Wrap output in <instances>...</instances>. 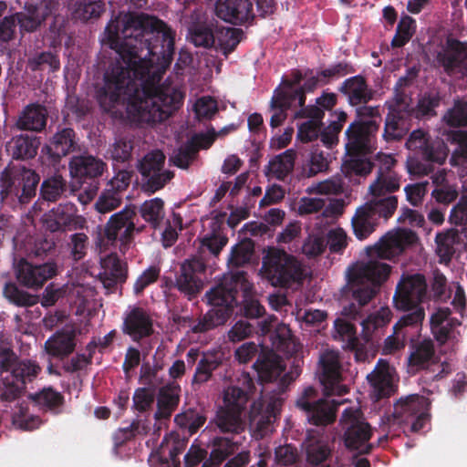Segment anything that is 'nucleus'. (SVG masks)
I'll list each match as a JSON object with an SVG mask.
<instances>
[{"instance_id":"nucleus-19","label":"nucleus","mask_w":467,"mask_h":467,"mask_svg":"<svg viewBox=\"0 0 467 467\" xmlns=\"http://www.w3.org/2000/svg\"><path fill=\"white\" fill-rule=\"evenodd\" d=\"M57 267L48 263L34 266L26 261H20L17 266V279L24 285L30 288H39L48 279L55 275Z\"/></svg>"},{"instance_id":"nucleus-38","label":"nucleus","mask_w":467,"mask_h":467,"mask_svg":"<svg viewBox=\"0 0 467 467\" xmlns=\"http://www.w3.org/2000/svg\"><path fill=\"white\" fill-rule=\"evenodd\" d=\"M305 450L306 460L312 465L323 463L331 453L330 449L322 439L310 434L305 442Z\"/></svg>"},{"instance_id":"nucleus-18","label":"nucleus","mask_w":467,"mask_h":467,"mask_svg":"<svg viewBox=\"0 0 467 467\" xmlns=\"http://www.w3.org/2000/svg\"><path fill=\"white\" fill-rule=\"evenodd\" d=\"M425 317L422 309H417L413 313L403 316L394 326L393 334L389 336L384 342L383 353L392 354L405 347L407 327L420 323Z\"/></svg>"},{"instance_id":"nucleus-34","label":"nucleus","mask_w":467,"mask_h":467,"mask_svg":"<svg viewBox=\"0 0 467 467\" xmlns=\"http://www.w3.org/2000/svg\"><path fill=\"white\" fill-rule=\"evenodd\" d=\"M275 348L289 356L296 354L300 349V344L291 336L289 327L285 324H278L272 336Z\"/></svg>"},{"instance_id":"nucleus-10","label":"nucleus","mask_w":467,"mask_h":467,"mask_svg":"<svg viewBox=\"0 0 467 467\" xmlns=\"http://www.w3.org/2000/svg\"><path fill=\"white\" fill-rule=\"evenodd\" d=\"M427 285L422 275L416 274L403 275L398 283L393 302L397 309L411 311L424 309L420 306L426 296Z\"/></svg>"},{"instance_id":"nucleus-44","label":"nucleus","mask_w":467,"mask_h":467,"mask_svg":"<svg viewBox=\"0 0 467 467\" xmlns=\"http://www.w3.org/2000/svg\"><path fill=\"white\" fill-rule=\"evenodd\" d=\"M391 318V311L389 307H381L379 311L369 315L362 322V333L368 338L375 329L387 325Z\"/></svg>"},{"instance_id":"nucleus-31","label":"nucleus","mask_w":467,"mask_h":467,"mask_svg":"<svg viewBox=\"0 0 467 467\" xmlns=\"http://www.w3.org/2000/svg\"><path fill=\"white\" fill-rule=\"evenodd\" d=\"M47 110L40 105H29L21 113L16 125L21 130H41L47 122Z\"/></svg>"},{"instance_id":"nucleus-55","label":"nucleus","mask_w":467,"mask_h":467,"mask_svg":"<svg viewBox=\"0 0 467 467\" xmlns=\"http://www.w3.org/2000/svg\"><path fill=\"white\" fill-rule=\"evenodd\" d=\"M29 67L33 69H48L54 71L59 68V60L52 53H41L29 59Z\"/></svg>"},{"instance_id":"nucleus-26","label":"nucleus","mask_w":467,"mask_h":467,"mask_svg":"<svg viewBox=\"0 0 467 467\" xmlns=\"http://www.w3.org/2000/svg\"><path fill=\"white\" fill-rule=\"evenodd\" d=\"M105 167L101 160L90 155L74 157L69 164L70 174L77 179L100 176Z\"/></svg>"},{"instance_id":"nucleus-36","label":"nucleus","mask_w":467,"mask_h":467,"mask_svg":"<svg viewBox=\"0 0 467 467\" xmlns=\"http://www.w3.org/2000/svg\"><path fill=\"white\" fill-rule=\"evenodd\" d=\"M450 310L447 307L438 308L431 317V327L436 339L441 343L446 341L450 329L455 325L450 318Z\"/></svg>"},{"instance_id":"nucleus-60","label":"nucleus","mask_w":467,"mask_h":467,"mask_svg":"<svg viewBox=\"0 0 467 467\" xmlns=\"http://www.w3.org/2000/svg\"><path fill=\"white\" fill-rule=\"evenodd\" d=\"M254 251V246L250 241H244L235 245L231 253L230 261L235 265H240L249 261Z\"/></svg>"},{"instance_id":"nucleus-52","label":"nucleus","mask_w":467,"mask_h":467,"mask_svg":"<svg viewBox=\"0 0 467 467\" xmlns=\"http://www.w3.org/2000/svg\"><path fill=\"white\" fill-rule=\"evenodd\" d=\"M399 187V181L394 174H381L378 180L369 186V192L375 193L378 197H380L382 194H387L398 190Z\"/></svg>"},{"instance_id":"nucleus-50","label":"nucleus","mask_w":467,"mask_h":467,"mask_svg":"<svg viewBox=\"0 0 467 467\" xmlns=\"http://www.w3.org/2000/svg\"><path fill=\"white\" fill-rule=\"evenodd\" d=\"M189 36L196 47H209L215 44V37L211 29L201 24L190 28Z\"/></svg>"},{"instance_id":"nucleus-51","label":"nucleus","mask_w":467,"mask_h":467,"mask_svg":"<svg viewBox=\"0 0 467 467\" xmlns=\"http://www.w3.org/2000/svg\"><path fill=\"white\" fill-rule=\"evenodd\" d=\"M4 295L10 302L22 306H33L38 301L37 296L20 291L14 284L5 285Z\"/></svg>"},{"instance_id":"nucleus-53","label":"nucleus","mask_w":467,"mask_h":467,"mask_svg":"<svg viewBox=\"0 0 467 467\" xmlns=\"http://www.w3.org/2000/svg\"><path fill=\"white\" fill-rule=\"evenodd\" d=\"M443 120L451 127L467 126V103L456 102L444 115Z\"/></svg>"},{"instance_id":"nucleus-33","label":"nucleus","mask_w":467,"mask_h":467,"mask_svg":"<svg viewBox=\"0 0 467 467\" xmlns=\"http://www.w3.org/2000/svg\"><path fill=\"white\" fill-rule=\"evenodd\" d=\"M39 144L36 137L21 135L12 139L7 150L16 159H28L36 154Z\"/></svg>"},{"instance_id":"nucleus-40","label":"nucleus","mask_w":467,"mask_h":467,"mask_svg":"<svg viewBox=\"0 0 467 467\" xmlns=\"http://www.w3.org/2000/svg\"><path fill=\"white\" fill-rule=\"evenodd\" d=\"M54 223H47V227L52 232L59 230L61 227L76 229L82 227L84 223V220L81 217L73 215V207L71 205L58 207L56 212H54Z\"/></svg>"},{"instance_id":"nucleus-58","label":"nucleus","mask_w":467,"mask_h":467,"mask_svg":"<svg viewBox=\"0 0 467 467\" xmlns=\"http://www.w3.org/2000/svg\"><path fill=\"white\" fill-rule=\"evenodd\" d=\"M237 450L235 443L229 440H221L215 448L212 451L210 461L213 465L220 464L229 454L234 453Z\"/></svg>"},{"instance_id":"nucleus-13","label":"nucleus","mask_w":467,"mask_h":467,"mask_svg":"<svg viewBox=\"0 0 467 467\" xmlns=\"http://www.w3.org/2000/svg\"><path fill=\"white\" fill-rule=\"evenodd\" d=\"M320 381L326 395H341L347 388L340 384V365L338 353L327 349L319 358Z\"/></svg>"},{"instance_id":"nucleus-54","label":"nucleus","mask_w":467,"mask_h":467,"mask_svg":"<svg viewBox=\"0 0 467 467\" xmlns=\"http://www.w3.org/2000/svg\"><path fill=\"white\" fill-rule=\"evenodd\" d=\"M415 31V21L410 16L401 18L397 34L392 40V45L395 47H401L407 43L412 36Z\"/></svg>"},{"instance_id":"nucleus-25","label":"nucleus","mask_w":467,"mask_h":467,"mask_svg":"<svg viewBox=\"0 0 467 467\" xmlns=\"http://www.w3.org/2000/svg\"><path fill=\"white\" fill-rule=\"evenodd\" d=\"M254 367L262 381H272L281 378V381L285 383L293 379V376L289 374L282 375L285 366L282 364L281 358L273 353L261 357Z\"/></svg>"},{"instance_id":"nucleus-11","label":"nucleus","mask_w":467,"mask_h":467,"mask_svg":"<svg viewBox=\"0 0 467 467\" xmlns=\"http://www.w3.org/2000/svg\"><path fill=\"white\" fill-rule=\"evenodd\" d=\"M165 156L160 150L148 153L140 162L139 170L147 180L144 184L146 190L156 192L162 188L172 178V173L162 170Z\"/></svg>"},{"instance_id":"nucleus-64","label":"nucleus","mask_w":467,"mask_h":467,"mask_svg":"<svg viewBox=\"0 0 467 467\" xmlns=\"http://www.w3.org/2000/svg\"><path fill=\"white\" fill-rule=\"evenodd\" d=\"M325 249V243L321 236L310 234L303 244V253L309 257L319 255Z\"/></svg>"},{"instance_id":"nucleus-6","label":"nucleus","mask_w":467,"mask_h":467,"mask_svg":"<svg viewBox=\"0 0 467 467\" xmlns=\"http://www.w3.org/2000/svg\"><path fill=\"white\" fill-rule=\"evenodd\" d=\"M0 366L6 375L0 386V398L12 400L17 397L24 385L33 380L40 371V367L30 360L17 361L8 349L0 353Z\"/></svg>"},{"instance_id":"nucleus-17","label":"nucleus","mask_w":467,"mask_h":467,"mask_svg":"<svg viewBox=\"0 0 467 467\" xmlns=\"http://www.w3.org/2000/svg\"><path fill=\"white\" fill-rule=\"evenodd\" d=\"M372 389V396L380 399L389 396L395 391L396 373L385 360L380 359L375 369L368 375Z\"/></svg>"},{"instance_id":"nucleus-9","label":"nucleus","mask_w":467,"mask_h":467,"mask_svg":"<svg viewBox=\"0 0 467 467\" xmlns=\"http://www.w3.org/2000/svg\"><path fill=\"white\" fill-rule=\"evenodd\" d=\"M429 405L426 398L417 395L400 399L394 405L392 424H407L412 431H420L428 421Z\"/></svg>"},{"instance_id":"nucleus-3","label":"nucleus","mask_w":467,"mask_h":467,"mask_svg":"<svg viewBox=\"0 0 467 467\" xmlns=\"http://www.w3.org/2000/svg\"><path fill=\"white\" fill-rule=\"evenodd\" d=\"M358 114L360 120L351 124L346 131L348 158L344 161L342 171L348 177L371 171L372 166L366 155L371 151L372 137L380 119L378 108L363 107Z\"/></svg>"},{"instance_id":"nucleus-57","label":"nucleus","mask_w":467,"mask_h":467,"mask_svg":"<svg viewBox=\"0 0 467 467\" xmlns=\"http://www.w3.org/2000/svg\"><path fill=\"white\" fill-rule=\"evenodd\" d=\"M64 182L60 176L52 177L42 184L41 192L44 199L56 201L62 193Z\"/></svg>"},{"instance_id":"nucleus-23","label":"nucleus","mask_w":467,"mask_h":467,"mask_svg":"<svg viewBox=\"0 0 467 467\" xmlns=\"http://www.w3.org/2000/svg\"><path fill=\"white\" fill-rule=\"evenodd\" d=\"M76 330L73 327H66L56 332L45 342L46 352L54 358H63L73 352Z\"/></svg>"},{"instance_id":"nucleus-12","label":"nucleus","mask_w":467,"mask_h":467,"mask_svg":"<svg viewBox=\"0 0 467 467\" xmlns=\"http://www.w3.org/2000/svg\"><path fill=\"white\" fill-rule=\"evenodd\" d=\"M315 389L311 387L305 389L302 396L297 400V406L307 412V418L315 425H326L335 420L336 407L342 401L319 400L312 403L315 397Z\"/></svg>"},{"instance_id":"nucleus-15","label":"nucleus","mask_w":467,"mask_h":467,"mask_svg":"<svg viewBox=\"0 0 467 467\" xmlns=\"http://www.w3.org/2000/svg\"><path fill=\"white\" fill-rule=\"evenodd\" d=\"M281 400L275 399L265 408L261 401L254 402L250 412V426L257 437H263L272 431V424L280 410Z\"/></svg>"},{"instance_id":"nucleus-1","label":"nucleus","mask_w":467,"mask_h":467,"mask_svg":"<svg viewBox=\"0 0 467 467\" xmlns=\"http://www.w3.org/2000/svg\"><path fill=\"white\" fill-rule=\"evenodd\" d=\"M156 34L161 39L162 57L170 59L174 50L175 32L164 22L145 14H120L105 30L104 41L118 54L117 63L105 74L98 91L100 108L113 118L155 123L166 119L182 103L183 94L176 87H156L159 77L152 70L155 47L148 39Z\"/></svg>"},{"instance_id":"nucleus-22","label":"nucleus","mask_w":467,"mask_h":467,"mask_svg":"<svg viewBox=\"0 0 467 467\" xmlns=\"http://www.w3.org/2000/svg\"><path fill=\"white\" fill-rule=\"evenodd\" d=\"M53 3L51 0H43L36 5H30L25 11L12 16L18 23L20 29L27 32L36 30L41 22L51 13Z\"/></svg>"},{"instance_id":"nucleus-62","label":"nucleus","mask_w":467,"mask_h":467,"mask_svg":"<svg viewBox=\"0 0 467 467\" xmlns=\"http://www.w3.org/2000/svg\"><path fill=\"white\" fill-rule=\"evenodd\" d=\"M327 244L332 252H340L345 249L348 245L346 232L340 227L329 230L327 233Z\"/></svg>"},{"instance_id":"nucleus-14","label":"nucleus","mask_w":467,"mask_h":467,"mask_svg":"<svg viewBox=\"0 0 467 467\" xmlns=\"http://www.w3.org/2000/svg\"><path fill=\"white\" fill-rule=\"evenodd\" d=\"M304 103L303 91L294 88L292 84L285 86L282 90H276L271 101L273 110L271 126L277 127L285 120V110L287 108L302 107Z\"/></svg>"},{"instance_id":"nucleus-59","label":"nucleus","mask_w":467,"mask_h":467,"mask_svg":"<svg viewBox=\"0 0 467 467\" xmlns=\"http://www.w3.org/2000/svg\"><path fill=\"white\" fill-rule=\"evenodd\" d=\"M193 110L198 119L211 118L217 111V102L209 96L202 97L195 101Z\"/></svg>"},{"instance_id":"nucleus-24","label":"nucleus","mask_w":467,"mask_h":467,"mask_svg":"<svg viewBox=\"0 0 467 467\" xmlns=\"http://www.w3.org/2000/svg\"><path fill=\"white\" fill-rule=\"evenodd\" d=\"M134 212L130 209H124L111 216L105 229V238L108 244H113L117 239H126L134 229L132 217Z\"/></svg>"},{"instance_id":"nucleus-21","label":"nucleus","mask_w":467,"mask_h":467,"mask_svg":"<svg viewBox=\"0 0 467 467\" xmlns=\"http://www.w3.org/2000/svg\"><path fill=\"white\" fill-rule=\"evenodd\" d=\"M438 60L447 72L467 75V47L463 44L449 40Z\"/></svg>"},{"instance_id":"nucleus-7","label":"nucleus","mask_w":467,"mask_h":467,"mask_svg":"<svg viewBox=\"0 0 467 467\" xmlns=\"http://www.w3.org/2000/svg\"><path fill=\"white\" fill-rule=\"evenodd\" d=\"M261 275L274 286H285L301 278L299 263L285 252L270 248L263 258Z\"/></svg>"},{"instance_id":"nucleus-48","label":"nucleus","mask_w":467,"mask_h":467,"mask_svg":"<svg viewBox=\"0 0 467 467\" xmlns=\"http://www.w3.org/2000/svg\"><path fill=\"white\" fill-rule=\"evenodd\" d=\"M334 337L345 343L347 348H355L357 347L358 338L355 328L347 321L336 320Z\"/></svg>"},{"instance_id":"nucleus-43","label":"nucleus","mask_w":467,"mask_h":467,"mask_svg":"<svg viewBox=\"0 0 467 467\" xmlns=\"http://www.w3.org/2000/svg\"><path fill=\"white\" fill-rule=\"evenodd\" d=\"M216 47L222 49L224 54L231 52L240 42L241 31L236 28L223 27L214 35Z\"/></svg>"},{"instance_id":"nucleus-46","label":"nucleus","mask_w":467,"mask_h":467,"mask_svg":"<svg viewBox=\"0 0 467 467\" xmlns=\"http://www.w3.org/2000/svg\"><path fill=\"white\" fill-rule=\"evenodd\" d=\"M371 199L367 202L375 207V213L388 218L393 214L397 208V198L392 195L382 194L378 197L375 193H370Z\"/></svg>"},{"instance_id":"nucleus-5","label":"nucleus","mask_w":467,"mask_h":467,"mask_svg":"<svg viewBox=\"0 0 467 467\" xmlns=\"http://www.w3.org/2000/svg\"><path fill=\"white\" fill-rule=\"evenodd\" d=\"M240 387H229L223 392V405L217 412L216 425L224 432H239L244 429L243 410L247 403V394L252 390L254 382L248 374L239 379Z\"/></svg>"},{"instance_id":"nucleus-42","label":"nucleus","mask_w":467,"mask_h":467,"mask_svg":"<svg viewBox=\"0 0 467 467\" xmlns=\"http://www.w3.org/2000/svg\"><path fill=\"white\" fill-rule=\"evenodd\" d=\"M104 11L101 1H78L72 7V15L76 19L88 20L99 17Z\"/></svg>"},{"instance_id":"nucleus-61","label":"nucleus","mask_w":467,"mask_h":467,"mask_svg":"<svg viewBox=\"0 0 467 467\" xmlns=\"http://www.w3.org/2000/svg\"><path fill=\"white\" fill-rule=\"evenodd\" d=\"M342 182L339 180H326L307 188L309 194H332L342 190Z\"/></svg>"},{"instance_id":"nucleus-28","label":"nucleus","mask_w":467,"mask_h":467,"mask_svg":"<svg viewBox=\"0 0 467 467\" xmlns=\"http://www.w3.org/2000/svg\"><path fill=\"white\" fill-rule=\"evenodd\" d=\"M124 331L133 339L138 340L150 335L151 321L142 309L133 308L124 320Z\"/></svg>"},{"instance_id":"nucleus-35","label":"nucleus","mask_w":467,"mask_h":467,"mask_svg":"<svg viewBox=\"0 0 467 467\" xmlns=\"http://www.w3.org/2000/svg\"><path fill=\"white\" fill-rule=\"evenodd\" d=\"M180 387L170 385L160 390L158 397L157 418H168L179 402Z\"/></svg>"},{"instance_id":"nucleus-49","label":"nucleus","mask_w":467,"mask_h":467,"mask_svg":"<svg viewBox=\"0 0 467 467\" xmlns=\"http://www.w3.org/2000/svg\"><path fill=\"white\" fill-rule=\"evenodd\" d=\"M141 216L152 224H157L164 216L163 202L159 198L146 201L140 207Z\"/></svg>"},{"instance_id":"nucleus-4","label":"nucleus","mask_w":467,"mask_h":467,"mask_svg":"<svg viewBox=\"0 0 467 467\" xmlns=\"http://www.w3.org/2000/svg\"><path fill=\"white\" fill-rule=\"evenodd\" d=\"M229 281L232 282V278L225 277L222 285L213 288L207 294L211 309L203 317L202 320L192 327L194 332H203L223 325L227 321L235 306L234 289L236 291L238 287H241L245 294L244 300L245 316L258 317L263 314L264 307L260 305L258 300L247 295L250 285L245 281L243 275H236L234 277V288L232 286L227 287Z\"/></svg>"},{"instance_id":"nucleus-30","label":"nucleus","mask_w":467,"mask_h":467,"mask_svg":"<svg viewBox=\"0 0 467 467\" xmlns=\"http://www.w3.org/2000/svg\"><path fill=\"white\" fill-rule=\"evenodd\" d=\"M125 266L115 254H109L101 259L99 277L105 287H110L114 283L123 281Z\"/></svg>"},{"instance_id":"nucleus-16","label":"nucleus","mask_w":467,"mask_h":467,"mask_svg":"<svg viewBox=\"0 0 467 467\" xmlns=\"http://www.w3.org/2000/svg\"><path fill=\"white\" fill-rule=\"evenodd\" d=\"M215 12L218 17L232 24H244L254 18L253 5L250 0H219Z\"/></svg>"},{"instance_id":"nucleus-8","label":"nucleus","mask_w":467,"mask_h":467,"mask_svg":"<svg viewBox=\"0 0 467 467\" xmlns=\"http://www.w3.org/2000/svg\"><path fill=\"white\" fill-rule=\"evenodd\" d=\"M345 429V443L351 450L359 453H368L370 451L368 441L371 436V430L364 421L358 407L346 409L340 420Z\"/></svg>"},{"instance_id":"nucleus-20","label":"nucleus","mask_w":467,"mask_h":467,"mask_svg":"<svg viewBox=\"0 0 467 467\" xmlns=\"http://www.w3.org/2000/svg\"><path fill=\"white\" fill-rule=\"evenodd\" d=\"M204 268V263L201 259H192L183 263L181 267V274L176 279L179 290L189 296L199 293L202 287V283L198 275Z\"/></svg>"},{"instance_id":"nucleus-2","label":"nucleus","mask_w":467,"mask_h":467,"mask_svg":"<svg viewBox=\"0 0 467 467\" xmlns=\"http://www.w3.org/2000/svg\"><path fill=\"white\" fill-rule=\"evenodd\" d=\"M416 240L411 231L400 229L386 234L374 246L368 247L367 253L371 259L355 265L349 271V286L353 297L359 305H366L376 295L378 285L384 282L389 274V266L373 260L378 256L390 259L399 255L408 245Z\"/></svg>"},{"instance_id":"nucleus-47","label":"nucleus","mask_w":467,"mask_h":467,"mask_svg":"<svg viewBox=\"0 0 467 467\" xmlns=\"http://www.w3.org/2000/svg\"><path fill=\"white\" fill-rule=\"evenodd\" d=\"M218 228V223L214 221L213 232L206 234L201 240L202 247H206L213 255H217L227 244V238Z\"/></svg>"},{"instance_id":"nucleus-39","label":"nucleus","mask_w":467,"mask_h":467,"mask_svg":"<svg viewBox=\"0 0 467 467\" xmlns=\"http://www.w3.org/2000/svg\"><path fill=\"white\" fill-rule=\"evenodd\" d=\"M73 130L70 129H64L57 133L53 140L47 146V151L57 159L68 154L74 147Z\"/></svg>"},{"instance_id":"nucleus-29","label":"nucleus","mask_w":467,"mask_h":467,"mask_svg":"<svg viewBox=\"0 0 467 467\" xmlns=\"http://www.w3.org/2000/svg\"><path fill=\"white\" fill-rule=\"evenodd\" d=\"M406 145L408 149L411 150L422 151L428 160L438 163H442L448 155V150L443 143H439L435 150H431L427 144V139L422 130L413 131Z\"/></svg>"},{"instance_id":"nucleus-56","label":"nucleus","mask_w":467,"mask_h":467,"mask_svg":"<svg viewBox=\"0 0 467 467\" xmlns=\"http://www.w3.org/2000/svg\"><path fill=\"white\" fill-rule=\"evenodd\" d=\"M433 348L430 341L421 343L409 358V364L411 368L418 369L425 365L432 357Z\"/></svg>"},{"instance_id":"nucleus-32","label":"nucleus","mask_w":467,"mask_h":467,"mask_svg":"<svg viewBox=\"0 0 467 467\" xmlns=\"http://www.w3.org/2000/svg\"><path fill=\"white\" fill-rule=\"evenodd\" d=\"M342 92L348 97L351 105H358L368 102L372 96L365 80L361 77H354L347 79L342 88Z\"/></svg>"},{"instance_id":"nucleus-27","label":"nucleus","mask_w":467,"mask_h":467,"mask_svg":"<svg viewBox=\"0 0 467 467\" xmlns=\"http://www.w3.org/2000/svg\"><path fill=\"white\" fill-rule=\"evenodd\" d=\"M351 223L355 235L359 240L366 239L375 231L377 225L375 207L368 203L360 206L357 209Z\"/></svg>"},{"instance_id":"nucleus-63","label":"nucleus","mask_w":467,"mask_h":467,"mask_svg":"<svg viewBox=\"0 0 467 467\" xmlns=\"http://www.w3.org/2000/svg\"><path fill=\"white\" fill-rule=\"evenodd\" d=\"M196 150L193 146L189 142L185 147L179 149L171 157V161L174 165L180 168H187L194 157Z\"/></svg>"},{"instance_id":"nucleus-45","label":"nucleus","mask_w":467,"mask_h":467,"mask_svg":"<svg viewBox=\"0 0 467 467\" xmlns=\"http://www.w3.org/2000/svg\"><path fill=\"white\" fill-rule=\"evenodd\" d=\"M295 151L289 150L273 159L268 165V171L276 178L285 176L294 166Z\"/></svg>"},{"instance_id":"nucleus-41","label":"nucleus","mask_w":467,"mask_h":467,"mask_svg":"<svg viewBox=\"0 0 467 467\" xmlns=\"http://www.w3.org/2000/svg\"><path fill=\"white\" fill-rule=\"evenodd\" d=\"M184 443L179 439V436L174 433L167 435L158 451L161 461L171 460L173 467H179V462L176 461L177 456L183 449Z\"/></svg>"},{"instance_id":"nucleus-37","label":"nucleus","mask_w":467,"mask_h":467,"mask_svg":"<svg viewBox=\"0 0 467 467\" xmlns=\"http://www.w3.org/2000/svg\"><path fill=\"white\" fill-rule=\"evenodd\" d=\"M310 119L300 124L297 137L301 141L308 142L317 138L319 131V121L323 118V112L317 108L303 110Z\"/></svg>"}]
</instances>
